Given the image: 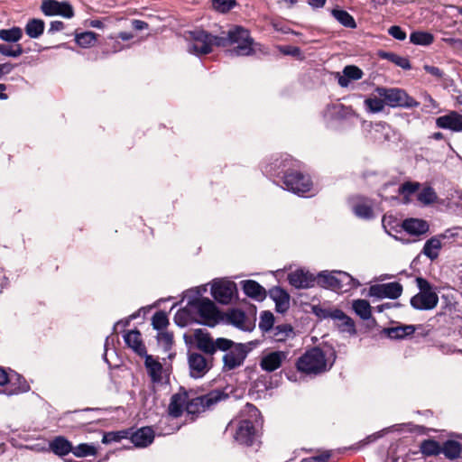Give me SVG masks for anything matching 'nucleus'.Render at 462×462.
Wrapping results in <instances>:
<instances>
[{
  "mask_svg": "<svg viewBox=\"0 0 462 462\" xmlns=\"http://www.w3.org/2000/svg\"><path fill=\"white\" fill-rule=\"evenodd\" d=\"M288 159H275L264 167L263 172L270 177H280L282 180L283 189L299 196L311 197L316 194L310 177L300 171H289L285 168Z\"/></svg>",
  "mask_w": 462,
  "mask_h": 462,
  "instance_id": "nucleus-1",
  "label": "nucleus"
},
{
  "mask_svg": "<svg viewBox=\"0 0 462 462\" xmlns=\"http://www.w3.org/2000/svg\"><path fill=\"white\" fill-rule=\"evenodd\" d=\"M245 411L249 418L231 420L226 428V432L238 444L253 446L258 439L257 427L262 424L260 411L254 405L249 403Z\"/></svg>",
  "mask_w": 462,
  "mask_h": 462,
  "instance_id": "nucleus-2",
  "label": "nucleus"
},
{
  "mask_svg": "<svg viewBox=\"0 0 462 462\" xmlns=\"http://www.w3.org/2000/svg\"><path fill=\"white\" fill-rule=\"evenodd\" d=\"M335 360L333 348L313 347L298 359L297 368L306 374L317 375L329 370Z\"/></svg>",
  "mask_w": 462,
  "mask_h": 462,
  "instance_id": "nucleus-3",
  "label": "nucleus"
},
{
  "mask_svg": "<svg viewBox=\"0 0 462 462\" xmlns=\"http://www.w3.org/2000/svg\"><path fill=\"white\" fill-rule=\"evenodd\" d=\"M231 45L234 47L227 51L230 56L244 57L253 55L256 44L248 30L241 26H235L227 32L226 36H221L217 42L219 47Z\"/></svg>",
  "mask_w": 462,
  "mask_h": 462,
  "instance_id": "nucleus-4",
  "label": "nucleus"
},
{
  "mask_svg": "<svg viewBox=\"0 0 462 462\" xmlns=\"http://www.w3.org/2000/svg\"><path fill=\"white\" fill-rule=\"evenodd\" d=\"M318 283L337 293H345L361 285L358 280L342 271H324L317 276Z\"/></svg>",
  "mask_w": 462,
  "mask_h": 462,
  "instance_id": "nucleus-5",
  "label": "nucleus"
},
{
  "mask_svg": "<svg viewBox=\"0 0 462 462\" xmlns=\"http://www.w3.org/2000/svg\"><path fill=\"white\" fill-rule=\"evenodd\" d=\"M191 311L195 314L196 322L214 327L220 319L219 311L215 303L208 298L189 300Z\"/></svg>",
  "mask_w": 462,
  "mask_h": 462,
  "instance_id": "nucleus-6",
  "label": "nucleus"
},
{
  "mask_svg": "<svg viewBox=\"0 0 462 462\" xmlns=\"http://www.w3.org/2000/svg\"><path fill=\"white\" fill-rule=\"evenodd\" d=\"M220 37L204 30L189 32L188 51L197 56L208 54L212 51L213 46H217Z\"/></svg>",
  "mask_w": 462,
  "mask_h": 462,
  "instance_id": "nucleus-7",
  "label": "nucleus"
},
{
  "mask_svg": "<svg viewBox=\"0 0 462 462\" xmlns=\"http://www.w3.org/2000/svg\"><path fill=\"white\" fill-rule=\"evenodd\" d=\"M323 119L328 127L337 129L344 122L351 121L356 118L357 115L349 106L341 103H332L327 105L323 110Z\"/></svg>",
  "mask_w": 462,
  "mask_h": 462,
  "instance_id": "nucleus-8",
  "label": "nucleus"
},
{
  "mask_svg": "<svg viewBox=\"0 0 462 462\" xmlns=\"http://www.w3.org/2000/svg\"><path fill=\"white\" fill-rule=\"evenodd\" d=\"M187 401H188V393L186 392H179L173 394L171 398V402L168 407L169 416L162 418L158 426L159 434L161 435H170L174 433L179 430V426H163L168 423V420L171 417L178 418L180 417L184 408L187 409Z\"/></svg>",
  "mask_w": 462,
  "mask_h": 462,
  "instance_id": "nucleus-9",
  "label": "nucleus"
},
{
  "mask_svg": "<svg viewBox=\"0 0 462 462\" xmlns=\"http://www.w3.org/2000/svg\"><path fill=\"white\" fill-rule=\"evenodd\" d=\"M228 397L222 390H213L206 394L187 401V412L189 414H199L207 410L212 409L217 402Z\"/></svg>",
  "mask_w": 462,
  "mask_h": 462,
  "instance_id": "nucleus-10",
  "label": "nucleus"
},
{
  "mask_svg": "<svg viewBox=\"0 0 462 462\" xmlns=\"http://www.w3.org/2000/svg\"><path fill=\"white\" fill-rule=\"evenodd\" d=\"M378 96L384 99L385 104L392 107L413 108L420 103L400 88H386L378 87L375 89Z\"/></svg>",
  "mask_w": 462,
  "mask_h": 462,
  "instance_id": "nucleus-11",
  "label": "nucleus"
},
{
  "mask_svg": "<svg viewBox=\"0 0 462 462\" xmlns=\"http://www.w3.org/2000/svg\"><path fill=\"white\" fill-rule=\"evenodd\" d=\"M194 340L197 347L208 356L214 355L217 350H226L232 343V340L223 337L213 340L209 333L204 329L194 331Z\"/></svg>",
  "mask_w": 462,
  "mask_h": 462,
  "instance_id": "nucleus-12",
  "label": "nucleus"
},
{
  "mask_svg": "<svg viewBox=\"0 0 462 462\" xmlns=\"http://www.w3.org/2000/svg\"><path fill=\"white\" fill-rule=\"evenodd\" d=\"M223 351L226 352L223 356V369L225 371H230L242 365L248 353L245 345L233 341L228 348Z\"/></svg>",
  "mask_w": 462,
  "mask_h": 462,
  "instance_id": "nucleus-13",
  "label": "nucleus"
},
{
  "mask_svg": "<svg viewBox=\"0 0 462 462\" xmlns=\"http://www.w3.org/2000/svg\"><path fill=\"white\" fill-rule=\"evenodd\" d=\"M188 365L192 378H202L212 366V357H207L198 352H189Z\"/></svg>",
  "mask_w": 462,
  "mask_h": 462,
  "instance_id": "nucleus-14",
  "label": "nucleus"
},
{
  "mask_svg": "<svg viewBox=\"0 0 462 462\" xmlns=\"http://www.w3.org/2000/svg\"><path fill=\"white\" fill-rule=\"evenodd\" d=\"M41 11L46 16L60 15L68 19L74 16V10L67 1L43 0L41 5Z\"/></svg>",
  "mask_w": 462,
  "mask_h": 462,
  "instance_id": "nucleus-15",
  "label": "nucleus"
},
{
  "mask_svg": "<svg viewBox=\"0 0 462 462\" xmlns=\"http://www.w3.org/2000/svg\"><path fill=\"white\" fill-rule=\"evenodd\" d=\"M237 292L236 285L233 282L220 281L212 285L211 294L221 304H228Z\"/></svg>",
  "mask_w": 462,
  "mask_h": 462,
  "instance_id": "nucleus-16",
  "label": "nucleus"
},
{
  "mask_svg": "<svg viewBox=\"0 0 462 462\" xmlns=\"http://www.w3.org/2000/svg\"><path fill=\"white\" fill-rule=\"evenodd\" d=\"M402 292V286L399 282L376 284L370 287L369 294L377 298L397 299Z\"/></svg>",
  "mask_w": 462,
  "mask_h": 462,
  "instance_id": "nucleus-17",
  "label": "nucleus"
},
{
  "mask_svg": "<svg viewBox=\"0 0 462 462\" xmlns=\"http://www.w3.org/2000/svg\"><path fill=\"white\" fill-rule=\"evenodd\" d=\"M226 319L228 323L244 331H252L255 327V320L237 309L228 311Z\"/></svg>",
  "mask_w": 462,
  "mask_h": 462,
  "instance_id": "nucleus-18",
  "label": "nucleus"
},
{
  "mask_svg": "<svg viewBox=\"0 0 462 462\" xmlns=\"http://www.w3.org/2000/svg\"><path fill=\"white\" fill-rule=\"evenodd\" d=\"M144 364L148 375L153 383H162L166 381L168 377L167 371L158 360L146 355Z\"/></svg>",
  "mask_w": 462,
  "mask_h": 462,
  "instance_id": "nucleus-19",
  "label": "nucleus"
},
{
  "mask_svg": "<svg viewBox=\"0 0 462 462\" xmlns=\"http://www.w3.org/2000/svg\"><path fill=\"white\" fill-rule=\"evenodd\" d=\"M288 281L297 289H307L314 286L315 277L308 271L300 269L289 273Z\"/></svg>",
  "mask_w": 462,
  "mask_h": 462,
  "instance_id": "nucleus-20",
  "label": "nucleus"
},
{
  "mask_svg": "<svg viewBox=\"0 0 462 462\" xmlns=\"http://www.w3.org/2000/svg\"><path fill=\"white\" fill-rule=\"evenodd\" d=\"M439 302L437 293H417L411 299V305L415 310H428L434 309Z\"/></svg>",
  "mask_w": 462,
  "mask_h": 462,
  "instance_id": "nucleus-21",
  "label": "nucleus"
},
{
  "mask_svg": "<svg viewBox=\"0 0 462 462\" xmlns=\"http://www.w3.org/2000/svg\"><path fill=\"white\" fill-rule=\"evenodd\" d=\"M436 125L442 129H448L453 132H462V115L452 111L436 119Z\"/></svg>",
  "mask_w": 462,
  "mask_h": 462,
  "instance_id": "nucleus-22",
  "label": "nucleus"
},
{
  "mask_svg": "<svg viewBox=\"0 0 462 462\" xmlns=\"http://www.w3.org/2000/svg\"><path fill=\"white\" fill-rule=\"evenodd\" d=\"M352 210L360 218L371 219L374 217L373 203L367 198L358 197L351 201Z\"/></svg>",
  "mask_w": 462,
  "mask_h": 462,
  "instance_id": "nucleus-23",
  "label": "nucleus"
},
{
  "mask_svg": "<svg viewBox=\"0 0 462 462\" xmlns=\"http://www.w3.org/2000/svg\"><path fill=\"white\" fill-rule=\"evenodd\" d=\"M286 357V352L273 351L263 356L260 365L266 372H273L282 365Z\"/></svg>",
  "mask_w": 462,
  "mask_h": 462,
  "instance_id": "nucleus-24",
  "label": "nucleus"
},
{
  "mask_svg": "<svg viewBox=\"0 0 462 462\" xmlns=\"http://www.w3.org/2000/svg\"><path fill=\"white\" fill-rule=\"evenodd\" d=\"M10 380L11 383H8L1 393L10 396L26 393L30 390V385L20 374L15 373L10 374Z\"/></svg>",
  "mask_w": 462,
  "mask_h": 462,
  "instance_id": "nucleus-25",
  "label": "nucleus"
},
{
  "mask_svg": "<svg viewBox=\"0 0 462 462\" xmlns=\"http://www.w3.org/2000/svg\"><path fill=\"white\" fill-rule=\"evenodd\" d=\"M154 430L152 427H143L131 435V441L137 448H146L154 439Z\"/></svg>",
  "mask_w": 462,
  "mask_h": 462,
  "instance_id": "nucleus-26",
  "label": "nucleus"
},
{
  "mask_svg": "<svg viewBox=\"0 0 462 462\" xmlns=\"http://www.w3.org/2000/svg\"><path fill=\"white\" fill-rule=\"evenodd\" d=\"M364 76V72L361 69L355 65H347L343 69V74L337 72L336 77L337 83L342 88H346L349 85L350 80L361 79Z\"/></svg>",
  "mask_w": 462,
  "mask_h": 462,
  "instance_id": "nucleus-27",
  "label": "nucleus"
},
{
  "mask_svg": "<svg viewBox=\"0 0 462 462\" xmlns=\"http://www.w3.org/2000/svg\"><path fill=\"white\" fill-rule=\"evenodd\" d=\"M72 443L63 436H57L49 442V450L59 457L72 453Z\"/></svg>",
  "mask_w": 462,
  "mask_h": 462,
  "instance_id": "nucleus-28",
  "label": "nucleus"
},
{
  "mask_svg": "<svg viewBox=\"0 0 462 462\" xmlns=\"http://www.w3.org/2000/svg\"><path fill=\"white\" fill-rule=\"evenodd\" d=\"M334 321L340 332L355 335L356 333L355 322L341 310L334 313Z\"/></svg>",
  "mask_w": 462,
  "mask_h": 462,
  "instance_id": "nucleus-29",
  "label": "nucleus"
},
{
  "mask_svg": "<svg viewBox=\"0 0 462 462\" xmlns=\"http://www.w3.org/2000/svg\"><path fill=\"white\" fill-rule=\"evenodd\" d=\"M403 229L414 236L423 235L428 232L429 225L425 220L418 218H409L402 223Z\"/></svg>",
  "mask_w": 462,
  "mask_h": 462,
  "instance_id": "nucleus-30",
  "label": "nucleus"
},
{
  "mask_svg": "<svg viewBox=\"0 0 462 462\" xmlns=\"http://www.w3.org/2000/svg\"><path fill=\"white\" fill-rule=\"evenodd\" d=\"M270 295L275 302V308L278 312H285L290 306V296L282 289L276 287L270 291Z\"/></svg>",
  "mask_w": 462,
  "mask_h": 462,
  "instance_id": "nucleus-31",
  "label": "nucleus"
},
{
  "mask_svg": "<svg viewBox=\"0 0 462 462\" xmlns=\"http://www.w3.org/2000/svg\"><path fill=\"white\" fill-rule=\"evenodd\" d=\"M441 238H445V236H433L426 241L422 254L430 258L431 261L438 258L439 251L442 247Z\"/></svg>",
  "mask_w": 462,
  "mask_h": 462,
  "instance_id": "nucleus-32",
  "label": "nucleus"
},
{
  "mask_svg": "<svg viewBox=\"0 0 462 462\" xmlns=\"http://www.w3.org/2000/svg\"><path fill=\"white\" fill-rule=\"evenodd\" d=\"M124 339L125 344L138 355L142 356L146 353L145 346L141 339V334L138 330L128 331L124 336Z\"/></svg>",
  "mask_w": 462,
  "mask_h": 462,
  "instance_id": "nucleus-33",
  "label": "nucleus"
},
{
  "mask_svg": "<svg viewBox=\"0 0 462 462\" xmlns=\"http://www.w3.org/2000/svg\"><path fill=\"white\" fill-rule=\"evenodd\" d=\"M245 295L255 300H263L265 290L257 282L247 280L241 282Z\"/></svg>",
  "mask_w": 462,
  "mask_h": 462,
  "instance_id": "nucleus-34",
  "label": "nucleus"
},
{
  "mask_svg": "<svg viewBox=\"0 0 462 462\" xmlns=\"http://www.w3.org/2000/svg\"><path fill=\"white\" fill-rule=\"evenodd\" d=\"M174 321L180 327H186L193 321L196 322L195 314L191 311L189 300H188L184 308L176 312Z\"/></svg>",
  "mask_w": 462,
  "mask_h": 462,
  "instance_id": "nucleus-35",
  "label": "nucleus"
},
{
  "mask_svg": "<svg viewBox=\"0 0 462 462\" xmlns=\"http://www.w3.org/2000/svg\"><path fill=\"white\" fill-rule=\"evenodd\" d=\"M292 336L293 328L289 324L275 326L273 329H272V332L268 335L269 337L273 338L276 342H284Z\"/></svg>",
  "mask_w": 462,
  "mask_h": 462,
  "instance_id": "nucleus-36",
  "label": "nucleus"
},
{
  "mask_svg": "<svg viewBox=\"0 0 462 462\" xmlns=\"http://www.w3.org/2000/svg\"><path fill=\"white\" fill-rule=\"evenodd\" d=\"M414 332L415 327L413 325H402L384 329V333L392 339H402L407 336L412 335Z\"/></svg>",
  "mask_w": 462,
  "mask_h": 462,
  "instance_id": "nucleus-37",
  "label": "nucleus"
},
{
  "mask_svg": "<svg viewBox=\"0 0 462 462\" xmlns=\"http://www.w3.org/2000/svg\"><path fill=\"white\" fill-rule=\"evenodd\" d=\"M45 23L42 19H30L25 25V32L32 39L39 38L44 32Z\"/></svg>",
  "mask_w": 462,
  "mask_h": 462,
  "instance_id": "nucleus-38",
  "label": "nucleus"
},
{
  "mask_svg": "<svg viewBox=\"0 0 462 462\" xmlns=\"http://www.w3.org/2000/svg\"><path fill=\"white\" fill-rule=\"evenodd\" d=\"M462 451V446L455 440H447L441 446V453L448 459H456L459 457Z\"/></svg>",
  "mask_w": 462,
  "mask_h": 462,
  "instance_id": "nucleus-39",
  "label": "nucleus"
},
{
  "mask_svg": "<svg viewBox=\"0 0 462 462\" xmlns=\"http://www.w3.org/2000/svg\"><path fill=\"white\" fill-rule=\"evenodd\" d=\"M410 42L415 45L429 46L434 42V36L429 32L415 31L411 33Z\"/></svg>",
  "mask_w": 462,
  "mask_h": 462,
  "instance_id": "nucleus-40",
  "label": "nucleus"
},
{
  "mask_svg": "<svg viewBox=\"0 0 462 462\" xmlns=\"http://www.w3.org/2000/svg\"><path fill=\"white\" fill-rule=\"evenodd\" d=\"M353 310L362 319L367 320L371 318V306L365 300H356L352 304Z\"/></svg>",
  "mask_w": 462,
  "mask_h": 462,
  "instance_id": "nucleus-41",
  "label": "nucleus"
},
{
  "mask_svg": "<svg viewBox=\"0 0 462 462\" xmlns=\"http://www.w3.org/2000/svg\"><path fill=\"white\" fill-rule=\"evenodd\" d=\"M274 316L270 311H263L260 315L259 328L264 335H269L273 329Z\"/></svg>",
  "mask_w": 462,
  "mask_h": 462,
  "instance_id": "nucleus-42",
  "label": "nucleus"
},
{
  "mask_svg": "<svg viewBox=\"0 0 462 462\" xmlns=\"http://www.w3.org/2000/svg\"><path fill=\"white\" fill-rule=\"evenodd\" d=\"M23 36V31L20 27L0 30V39L6 42H17Z\"/></svg>",
  "mask_w": 462,
  "mask_h": 462,
  "instance_id": "nucleus-43",
  "label": "nucleus"
},
{
  "mask_svg": "<svg viewBox=\"0 0 462 462\" xmlns=\"http://www.w3.org/2000/svg\"><path fill=\"white\" fill-rule=\"evenodd\" d=\"M332 14L342 25L347 28H356V24L354 18L346 11L333 9Z\"/></svg>",
  "mask_w": 462,
  "mask_h": 462,
  "instance_id": "nucleus-44",
  "label": "nucleus"
},
{
  "mask_svg": "<svg viewBox=\"0 0 462 462\" xmlns=\"http://www.w3.org/2000/svg\"><path fill=\"white\" fill-rule=\"evenodd\" d=\"M76 42L82 48L92 46L97 41V33L94 32H84L77 33L75 36Z\"/></svg>",
  "mask_w": 462,
  "mask_h": 462,
  "instance_id": "nucleus-45",
  "label": "nucleus"
},
{
  "mask_svg": "<svg viewBox=\"0 0 462 462\" xmlns=\"http://www.w3.org/2000/svg\"><path fill=\"white\" fill-rule=\"evenodd\" d=\"M72 453L77 457L95 456L97 454V448L93 444L81 443L76 447H72Z\"/></svg>",
  "mask_w": 462,
  "mask_h": 462,
  "instance_id": "nucleus-46",
  "label": "nucleus"
},
{
  "mask_svg": "<svg viewBox=\"0 0 462 462\" xmlns=\"http://www.w3.org/2000/svg\"><path fill=\"white\" fill-rule=\"evenodd\" d=\"M420 450L426 456H436L441 453V446L436 440L427 439L420 444Z\"/></svg>",
  "mask_w": 462,
  "mask_h": 462,
  "instance_id": "nucleus-47",
  "label": "nucleus"
},
{
  "mask_svg": "<svg viewBox=\"0 0 462 462\" xmlns=\"http://www.w3.org/2000/svg\"><path fill=\"white\" fill-rule=\"evenodd\" d=\"M437 194L433 188L427 186L423 188L417 196L418 200L423 205H430L437 200Z\"/></svg>",
  "mask_w": 462,
  "mask_h": 462,
  "instance_id": "nucleus-48",
  "label": "nucleus"
},
{
  "mask_svg": "<svg viewBox=\"0 0 462 462\" xmlns=\"http://www.w3.org/2000/svg\"><path fill=\"white\" fill-rule=\"evenodd\" d=\"M365 109L370 113H379L383 110L385 101L380 97H367L365 99Z\"/></svg>",
  "mask_w": 462,
  "mask_h": 462,
  "instance_id": "nucleus-49",
  "label": "nucleus"
},
{
  "mask_svg": "<svg viewBox=\"0 0 462 462\" xmlns=\"http://www.w3.org/2000/svg\"><path fill=\"white\" fill-rule=\"evenodd\" d=\"M23 52L21 44H15L14 46L7 44H0V54L6 57L17 58Z\"/></svg>",
  "mask_w": 462,
  "mask_h": 462,
  "instance_id": "nucleus-50",
  "label": "nucleus"
},
{
  "mask_svg": "<svg viewBox=\"0 0 462 462\" xmlns=\"http://www.w3.org/2000/svg\"><path fill=\"white\" fill-rule=\"evenodd\" d=\"M153 328L156 330H163L169 324L167 315L162 311L156 312L152 319Z\"/></svg>",
  "mask_w": 462,
  "mask_h": 462,
  "instance_id": "nucleus-51",
  "label": "nucleus"
},
{
  "mask_svg": "<svg viewBox=\"0 0 462 462\" xmlns=\"http://www.w3.org/2000/svg\"><path fill=\"white\" fill-rule=\"evenodd\" d=\"M127 437V432L125 430L121 431H110L104 434L102 438V443L109 444L112 442H118Z\"/></svg>",
  "mask_w": 462,
  "mask_h": 462,
  "instance_id": "nucleus-52",
  "label": "nucleus"
},
{
  "mask_svg": "<svg viewBox=\"0 0 462 462\" xmlns=\"http://www.w3.org/2000/svg\"><path fill=\"white\" fill-rule=\"evenodd\" d=\"M215 10L226 13L236 5V0H211Z\"/></svg>",
  "mask_w": 462,
  "mask_h": 462,
  "instance_id": "nucleus-53",
  "label": "nucleus"
},
{
  "mask_svg": "<svg viewBox=\"0 0 462 462\" xmlns=\"http://www.w3.org/2000/svg\"><path fill=\"white\" fill-rule=\"evenodd\" d=\"M420 188L419 182L407 181L399 187V193L403 196H410L417 191Z\"/></svg>",
  "mask_w": 462,
  "mask_h": 462,
  "instance_id": "nucleus-54",
  "label": "nucleus"
},
{
  "mask_svg": "<svg viewBox=\"0 0 462 462\" xmlns=\"http://www.w3.org/2000/svg\"><path fill=\"white\" fill-rule=\"evenodd\" d=\"M157 338L159 344H161L166 349L170 348L173 342L172 334L163 330H161L158 333Z\"/></svg>",
  "mask_w": 462,
  "mask_h": 462,
  "instance_id": "nucleus-55",
  "label": "nucleus"
},
{
  "mask_svg": "<svg viewBox=\"0 0 462 462\" xmlns=\"http://www.w3.org/2000/svg\"><path fill=\"white\" fill-rule=\"evenodd\" d=\"M314 313L321 319H332L334 320V313L336 311H338L339 309H323V308H318L314 307Z\"/></svg>",
  "mask_w": 462,
  "mask_h": 462,
  "instance_id": "nucleus-56",
  "label": "nucleus"
},
{
  "mask_svg": "<svg viewBox=\"0 0 462 462\" xmlns=\"http://www.w3.org/2000/svg\"><path fill=\"white\" fill-rule=\"evenodd\" d=\"M416 282H417V286L418 288L420 289V292L419 293H436L435 291H432V286L430 285V283L421 278V277H418L416 279Z\"/></svg>",
  "mask_w": 462,
  "mask_h": 462,
  "instance_id": "nucleus-57",
  "label": "nucleus"
},
{
  "mask_svg": "<svg viewBox=\"0 0 462 462\" xmlns=\"http://www.w3.org/2000/svg\"><path fill=\"white\" fill-rule=\"evenodd\" d=\"M388 33L396 40L403 41L406 39V32L398 25H393L388 29Z\"/></svg>",
  "mask_w": 462,
  "mask_h": 462,
  "instance_id": "nucleus-58",
  "label": "nucleus"
},
{
  "mask_svg": "<svg viewBox=\"0 0 462 462\" xmlns=\"http://www.w3.org/2000/svg\"><path fill=\"white\" fill-rule=\"evenodd\" d=\"M391 61L403 69H411L410 60L405 57L393 55L391 56Z\"/></svg>",
  "mask_w": 462,
  "mask_h": 462,
  "instance_id": "nucleus-59",
  "label": "nucleus"
},
{
  "mask_svg": "<svg viewBox=\"0 0 462 462\" xmlns=\"http://www.w3.org/2000/svg\"><path fill=\"white\" fill-rule=\"evenodd\" d=\"M65 28V24L61 21H52L50 23L48 33L54 34L55 32H60Z\"/></svg>",
  "mask_w": 462,
  "mask_h": 462,
  "instance_id": "nucleus-60",
  "label": "nucleus"
},
{
  "mask_svg": "<svg viewBox=\"0 0 462 462\" xmlns=\"http://www.w3.org/2000/svg\"><path fill=\"white\" fill-rule=\"evenodd\" d=\"M139 315V311L138 312H135L132 315L129 316L128 319H121L119 321H117L115 325H114V330L116 331L117 328L119 327H122V328H125L129 325V322L132 320V319H134L138 317Z\"/></svg>",
  "mask_w": 462,
  "mask_h": 462,
  "instance_id": "nucleus-61",
  "label": "nucleus"
},
{
  "mask_svg": "<svg viewBox=\"0 0 462 462\" xmlns=\"http://www.w3.org/2000/svg\"><path fill=\"white\" fill-rule=\"evenodd\" d=\"M440 352L444 355H452L454 353H458V350L457 348H456L455 346L453 345H450V344H442L439 346Z\"/></svg>",
  "mask_w": 462,
  "mask_h": 462,
  "instance_id": "nucleus-62",
  "label": "nucleus"
},
{
  "mask_svg": "<svg viewBox=\"0 0 462 462\" xmlns=\"http://www.w3.org/2000/svg\"><path fill=\"white\" fill-rule=\"evenodd\" d=\"M424 69L429 74L435 76L437 78H442V76H443V72L438 67L425 65Z\"/></svg>",
  "mask_w": 462,
  "mask_h": 462,
  "instance_id": "nucleus-63",
  "label": "nucleus"
},
{
  "mask_svg": "<svg viewBox=\"0 0 462 462\" xmlns=\"http://www.w3.org/2000/svg\"><path fill=\"white\" fill-rule=\"evenodd\" d=\"M133 28L136 31H142L148 28V23L142 20H133L132 21Z\"/></svg>",
  "mask_w": 462,
  "mask_h": 462,
  "instance_id": "nucleus-64",
  "label": "nucleus"
}]
</instances>
